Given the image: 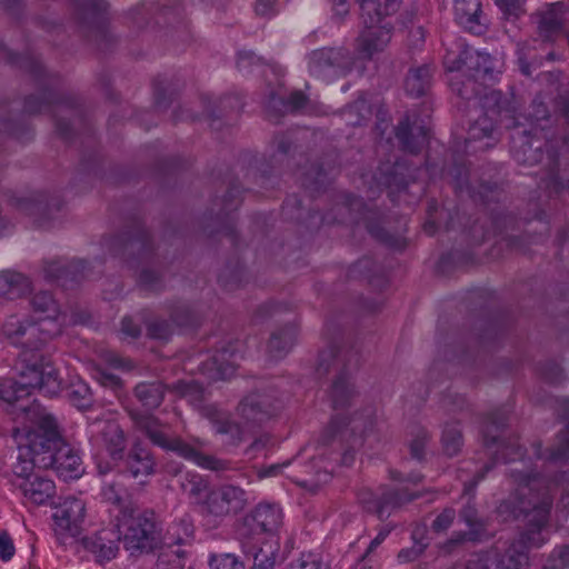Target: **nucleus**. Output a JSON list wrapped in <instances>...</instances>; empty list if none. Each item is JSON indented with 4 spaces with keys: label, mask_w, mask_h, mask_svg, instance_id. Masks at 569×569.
Segmentation results:
<instances>
[{
    "label": "nucleus",
    "mask_w": 569,
    "mask_h": 569,
    "mask_svg": "<svg viewBox=\"0 0 569 569\" xmlns=\"http://www.w3.org/2000/svg\"><path fill=\"white\" fill-rule=\"evenodd\" d=\"M298 338V328L292 323H288L274 330L268 341V353L274 359L284 358L293 348Z\"/></svg>",
    "instance_id": "bb28decb"
},
{
    "label": "nucleus",
    "mask_w": 569,
    "mask_h": 569,
    "mask_svg": "<svg viewBox=\"0 0 569 569\" xmlns=\"http://www.w3.org/2000/svg\"><path fill=\"white\" fill-rule=\"evenodd\" d=\"M508 417L509 411L506 409H498L487 417L482 429L483 441L487 448L498 442L500 433L507 425Z\"/></svg>",
    "instance_id": "e433bc0d"
},
{
    "label": "nucleus",
    "mask_w": 569,
    "mask_h": 569,
    "mask_svg": "<svg viewBox=\"0 0 569 569\" xmlns=\"http://www.w3.org/2000/svg\"><path fill=\"white\" fill-rule=\"evenodd\" d=\"M172 332L173 328L167 320H153L148 325V335L154 339L167 340Z\"/></svg>",
    "instance_id": "0e129e2a"
},
{
    "label": "nucleus",
    "mask_w": 569,
    "mask_h": 569,
    "mask_svg": "<svg viewBox=\"0 0 569 569\" xmlns=\"http://www.w3.org/2000/svg\"><path fill=\"white\" fill-rule=\"evenodd\" d=\"M244 522L251 531L276 533L282 527L283 513L279 506L274 503H259L247 515Z\"/></svg>",
    "instance_id": "412c9836"
},
{
    "label": "nucleus",
    "mask_w": 569,
    "mask_h": 569,
    "mask_svg": "<svg viewBox=\"0 0 569 569\" xmlns=\"http://www.w3.org/2000/svg\"><path fill=\"white\" fill-rule=\"evenodd\" d=\"M78 542L91 552L98 562H103L116 558L121 536H118L117 539H108L103 536H82Z\"/></svg>",
    "instance_id": "c85d7f7f"
},
{
    "label": "nucleus",
    "mask_w": 569,
    "mask_h": 569,
    "mask_svg": "<svg viewBox=\"0 0 569 569\" xmlns=\"http://www.w3.org/2000/svg\"><path fill=\"white\" fill-rule=\"evenodd\" d=\"M350 425L351 426V431L352 432H356L357 430H360L361 429V432L365 433L367 432L369 429L372 428L373 426V420L372 418L369 416L365 421L363 423H360L359 422V419L358 417H352L350 419L346 418V417H339V416H336L331 419L329 426L325 429V431L322 432L321 437H320V442L323 445V446H328L330 445L331 442H333L338 437H340L343 432L342 430V427L343 426H348Z\"/></svg>",
    "instance_id": "7c9ffc66"
},
{
    "label": "nucleus",
    "mask_w": 569,
    "mask_h": 569,
    "mask_svg": "<svg viewBox=\"0 0 569 569\" xmlns=\"http://www.w3.org/2000/svg\"><path fill=\"white\" fill-rule=\"evenodd\" d=\"M131 418L134 421L136 427L143 432L154 446L164 450L174 451L180 457L190 460L204 469L212 471H224L230 469L229 461L204 455L180 438H171L164 431L163 426L156 417L151 415L132 413Z\"/></svg>",
    "instance_id": "423d86ee"
},
{
    "label": "nucleus",
    "mask_w": 569,
    "mask_h": 569,
    "mask_svg": "<svg viewBox=\"0 0 569 569\" xmlns=\"http://www.w3.org/2000/svg\"><path fill=\"white\" fill-rule=\"evenodd\" d=\"M243 267L237 261L233 264L226 266L218 280L227 290H233L241 286L243 278Z\"/></svg>",
    "instance_id": "09e8293b"
},
{
    "label": "nucleus",
    "mask_w": 569,
    "mask_h": 569,
    "mask_svg": "<svg viewBox=\"0 0 569 569\" xmlns=\"http://www.w3.org/2000/svg\"><path fill=\"white\" fill-rule=\"evenodd\" d=\"M181 479H184L182 481V489L190 498L198 502L202 500L203 495H207L210 491L208 482L198 473L188 472L181 477Z\"/></svg>",
    "instance_id": "49530a36"
},
{
    "label": "nucleus",
    "mask_w": 569,
    "mask_h": 569,
    "mask_svg": "<svg viewBox=\"0 0 569 569\" xmlns=\"http://www.w3.org/2000/svg\"><path fill=\"white\" fill-rule=\"evenodd\" d=\"M243 357V343L240 340L223 342L211 358V368L221 379L229 378L236 371Z\"/></svg>",
    "instance_id": "a878e982"
},
{
    "label": "nucleus",
    "mask_w": 569,
    "mask_h": 569,
    "mask_svg": "<svg viewBox=\"0 0 569 569\" xmlns=\"http://www.w3.org/2000/svg\"><path fill=\"white\" fill-rule=\"evenodd\" d=\"M101 438L106 450L113 461L123 459L126 437L123 430L116 422H108L101 431Z\"/></svg>",
    "instance_id": "72a5a7b5"
},
{
    "label": "nucleus",
    "mask_w": 569,
    "mask_h": 569,
    "mask_svg": "<svg viewBox=\"0 0 569 569\" xmlns=\"http://www.w3.org/2000/svg\"><path fill=\"white\" fill-rule=\"evenodd\" d=\"M139 284L146 290L156 291L161 287V277L158 272L143 268L139 274Z\"/></svg>",
    "instance_id": "338daca9"
},
{
    "label": "nucleus",
    "mask_w": 569,
    "mask_h": 569,
    "mask_svg": "<svg viewBox=\"0 0 569 569\" xmlns=\"http://www.w3.org/2000/svg\"><path fill=\"white\" fill-rule=\"evenodd\" d=\"M492 91L495 90L492 89ZM490 92L491 90L486 92L481 99V106L485 110L483 114L478 117L468 129V136L466 138L467 148H470V144L473 142H481L482 140H486V142L479 147L473 148L475 151L486 150L496 144L495 122H500L506 128L507 120L503 119L505 112L500 113L497 110L492 111L486 108V98Z\"/></svg>",
    "instance_id": "4468645a"
},
{
    "label": "nucleus",
    "mask_w": 569,
    "mask_h": 569,
    "mask_svg": "<svg viewBox=\"0 0 569 569\" xmlns=\"http://www.w3.org/2000/svg\"><path fill=\"white\" fill-rule=\"evenodd\" d=\"M17 477L20 479V482H18L19 489L32 503L44 505L53 498L56 493L54 482L40 472L32 470L30 473Z\"/></svg>",
    "instance_id": "4be33fe9"
},
{
    "label": "nucleus",
    "mask_w": 569,
    "mask_h": 569,
    "mask_svg": "<svg viewBox=\"0 0 569 569\" xmlns=\"http://www.w3.org/2000/svg\"><path fill=\"white\" fill-rule=\"evenodd\" d=\"M481 4L479 0H455V14L461 26L473 33H481L483 27L479 21Z\"/></svg>",
    "instance_id": "2f4dec72"
},
{
    "label": "nucleus",
    "mask_w": 569,
    "mask_h": 569,
    "mask_svg": "<svg viewBox=\"0 0 569 569\" xmlns=\"http://www.w3.org/2000/svg\"><path fill=\"white\" fill-rule=\"evenodd\" d=\"M67 106L68 108H73V100L69 98L60 97L56 91L49 90L42 93V97L38 96H29L24 101V111L29 114H34L38 112L46 111L51 108V106Z\"/></svg>",
    "instance_id": "f704fd0d"
},
{
    "label": "nucleus",
    "mask_w": 569,
    "mask_h": 569,
    "mask_svg": "<svg viewBox=\"0 0 569 569\" xmlns=\"http://www.w3.org/2000/svg\"><path fill=\"white\" fill-rule=\"evenodd\" d=\"M546 173L540 179V187L550 193H558L569 183V160L559 161L558 152L548 149L545 162Z\"/></svg>",
    "instance_id": "5701e85b"
},
{
    "label": "nucleus",
    "mask_w": 569,
    "mask_h": 569,
    "mask_svg": "<svg viewBox=\"0 0 569 569\" xmlns=\"http://www.w3.org/2000/svg\"><path fill=\"white\" fill-rule=\"evenodd\" d=\"M13 206L21 213L32 218L37 227L50 228L62 203L56 197L49 198L46 193L33 192L28 197L14 199Z\"/></svg>",
    "instance_id": "f8f14e48"
},
{
    "label": "nucleus",
    "mask_w": 569,
    "mask_h": 569,
    "mask_svg": "<svg viewBox=\"0 0 569 569\" xmlns=\"http://www.w3.org/2000/svg\"><path fill=\"white\" fill-rule=\"evenodd\" d=\"M537 26L538 37L546 42H553L565 31L569 19V9L563 2L547 3L531 16Z\"/></svg>",
    "instance_id": "9b49d317"
},
{
    "label": "nucleus",
    "mask_w": 569,
    "mask_h": 569,
    "mask_svg": "<svg viewBox=\"0 0 569 569\" xmlns=\"http://www.w3.org/2000/svg\"><path fill=\"white\" fill-rule=\"evenodd\" d=\"M359 355L348 347L330 346L319 353L316 372L319 377L335 372L330 397L335 409H343L351 405L356 396L351 381V372L358 368Z\"/></svg>",
    "instance_id": "39448f33"
},
{
    "label": "nucleus",
    "mask_w": 569,
    "mask_h": 569,
    "mask_svg": "<svg viewBox=\"0 0 569 569\" xmlns=\"http://www.w3.org/2000/svg\"><path fill=\"white\" fill-rule=\"evenodd\" d=\"M104 246L113 256H119L129 260L136 257L141 261L150 259L153 246L148 231L140 224L136 226L133 231L107 239Z\"/></svg>",
    "instance_id": "1a4fd4ad"
},
{
    "label": "nucleus",
    "mask_w": 569,
    "mask_h": 569,
    "mask_svg": "<svg viewBox=\"0 0 569 569\" xmlns=\"http://www.w3.org/2000/svg\"><path fill=\"white\" fill-rule=\"evenodd\" d=\"M556 109L569 126V83L562 86L556 98Z\"/></svg>",
    "instance_id": "774afa93"
},
{
    "label": "nucleus",
    "mask_w": 569,
    "mask_h": 569,
    "mask_svg": "<svg viewBox=\"0 0 569 569\" xmlns=\"http://www.w3.org/2000/svg\"><path fill=\"white\" fill-rule=\"evenodd\" d=\"M442 448L447 456H456L462 447V433L458 425L449 423L446 425L442 432Z\"/></svg>",
    "instance_id": "a18cd8bd"
},
{
    "label": "nucleus",
    "mask_w": 569,
    "mask_h": 569,
    "mask_svg": "<svg viewBox=\"0 0 569 569\" xmlns=\"http://www.w3.org/2000/svg\"><path fill=\"white\" fill-rule=\"evenodd\" d=\"M281 401L272 390H258L246 396L238 405V413L247 425H261L277 415Z\"/></svg>",
    "instance_id": "0eeeda50"
},
{
    "label": "nucleus",
    "mask_w": 569,
    "mask_h": 569,
    "mask_svg": "<svg viewBox=\"0 0 569 569\" xmlns=\"http://www.w3.org/2000/svg\"><path fill=\"white\" fill-rule=\"evenodd\" d=\"M212 569H243V565L230 553L214 555L210 558Z\"/></svg>",
    "instance_id": "e2e57ef3"
},
{
    "label": "nucleus",
    "mask_w": 569,
    "mask_h": 569,
    "mask_svg": "<svg viewBox=\"0 0 569 569\" xmlns=\"http://www.w3.org/2000/svg\"><path fill=\"white\" fill-rule=\"evenodd\" d=\"M510 476L518 485L513 499L502 501L497 511L503 520H520L527 533L546 529L553 503L548 480L540 473L512 468Z\"/></svg>",
    "instance_id": "f03ea898"
},
{
    "label": "nucleus",
    "mask_w": 569,
    "mask_h": 569,
    "mask_svg": "<svg viewBox=\"0 0 569 569\" xmlns=\"http://www.w3.org/2000/svg\"><path fill=\"white\" fill-rule=\"evenodd\" d=\"M486 108L505 112L506 129L512 130L510 134V151L513 159L525 166H533L543 159V142L536 132L528 129L517 117L518 102L513 96H505L501 91H491L486 98Z\"/></svg>",
    "instance_id": "20e7f679"
},
{
    "label": "nucleus",
    "mask_w": 569,
    "mask_h": 569,
    "mask_svg": "<svg viewBox=\"0 0 569 569\" xmlns=\"http://www.w3.org/2000/svg\"><path fill=\"white\" fill-rule=\"evenodd\" d=\"M557 410L561 419L566 421V427L557 436V443L545 452L540 443L532 446L537 458L551 462H562L569 459V398L562 399Z\"/></svg>",
    "instance_id": "aec40b11"
},
{
    "label": "nucleus",
    "mask_w": 569,
    "mask_h": 569,
    "mask_svg": "<svg viewBox=\"0 0 569 569\" xmlns=\"http://www.w3.org/2000/svg\"><path fill=\"white\" fill-rule=\"evenodd\" d=\"M359 4L360 19L365 29L381 27L382 18L390 14L386 12V4L382 7L379 0H361Z\"/></svg>",
    "instance_id": "58836bf2"
},
{
    "label": "nucleus",
    "mask_w": 569,
    "mask_h": 569,
    "mask_svg": "<svg viewBox=\"0 0 569 569\" xmlns=\"http://www.w3.org/2000/svg\"><path fill=\"white\" fill-rule=\"evenodd\" d=\"M171 321L178 327L191 326L194 322V316L191 308L186 303L172 306L170 310Z\"/></svg>",
    "instance_id": "13d9d810"
},
{
    "label": "nucleus",
    "mask_w": 569,
    "mask_h": 569,
    "mask_svg": "<svg viewBox=\"0 0 569 569\" xmlns=\"http://www.w3.org/2000/svg\"><path fill=\"white\" fill-rule=\"evenodd\" d=\"M38 469L52 468L64 480L79 478L82 473V460L79 452L61 440L50 455L37 459Z\"/></svg>",
    "instance_id": "ddd939ff"
},
{
    "label": "nucleus",
    "mask_w": 569,
    "mask_h": 569,
    "mask_svg": "<svg viewBox=\"0 0 569 569\" xmlns=\"http://www.w3.org/2000/svg\"><path fill=\"white\" fill-rule=\"evenodd\" d=\"M470 69L475 70L476 77L482 78L483 80L492 78L493 61L489 53L475 52L469 56Z\"/></svg>",
    "instance_id": "de8ad7c7"
},
{
    "label": "nucleus",
    "mask_w": 569,
    "mask_h": 569,
    "mask_svg": "<svg viewBox=\"0 0 569 569\" xmlns=\"http://www.w3.org/2000/svg\"><path fill=\"white\" fill-rule=\"evenodd\" d=\"M113 530L118 533H154L162 528L150 510L119 509L114 516Z\"/></svg>",
    "instance_id": "2eb2a0df"
},
{
    "label": "nucleus",
    "mask_w": 569,
    "mask_h": 569,
    "mask_svg": "<svg viewBox=\"0 0 569 569\" xmlns=\"http://www.w3.org/2000/svg\"><path fill=\"white\" fill-rule=\"evenodd\" d=\"M164 386L160 381L141 382L134 388V396L148 409L158 408L164 398Z\"/></svg>",
    "instance_id": "c9c22d12"
},
{
    "label": "nucleus",
    "mask_w": 569,
    "mask_h": 569,
    "mask_svg": "<svg viewBox=\"0 0 569 569\" xmlns=\"http://www.w3.org/2000/svg\"><path fill=\"white\" fill-rule=\"evenodd\" d=\"M31 306L38 315L37 320L10 317L3 325L4 336L21 347L17 363L18 379L0 381V399L9 403L18 402L34 389L49 397L62 390L58 371L42 351V347L62 331L59 306L48 291L36 293Z\"/></svg>",
    "instance_id": "f257e3e1"
},
{
    "label": "nucleus",
    "mask_w": 569,
    "mask_h": 569,
    "mask_svg": "<svg viewBox=\"0 0 569 569\" xmlns=\"http://www.w3.org/2000/svg\"><path fill=\"white\" fill-rule=\"evenodd\" d=\"M107 8L108 3L104 0H87L79 4L82 32L90 40L98 41L107 36Z\"/></svg>",
    "instance_id": "a211bd4d"
},
{
    "label": "nucleus",
    "mask_w": 569,
    "mask_h": 569,
    "mask_svg": "<svg viewBox=\"0 0 569 569\" xmlns=\"http://www.w3.org/2000/svg\"><path fill=\"white\" fill-rule=\"evenodd\" d=\"M430 440V436L428 431L423 428H418L417 432L413 436V439L410 441L409 449L411 458L422 461L426 456V447Z\"/></svg>",
    "instance_id": "4d7b16f0"
},
{
    "label": "nucleus",
    "mask_w": 569,
    "mask_h": 569,
    "mask_svg": "<svg viewBox=\"0 0 569 569\" xmlns=\"http://www.w3.org/2000/svg\"><path fill=\"white\" fill-rule=\"evenodd\" d=\"M44 278L60 281L63 287L72 286L87 277V263L83 260L53 259L43 263Z\"/></svg>",
    "instance_id": "6ab92c4d"
},
{
    "label": "nucleus",
    "mask_w": 569,
    "mask_h": 569,
    "mask_svg": "<svg viewBox=\"0 0 569 569\" xmlns=\"http://www.w3.org/2000/svg\"><path fill=\"white\" fill-rule=\"evenodd\" d=\"M523 455L522 447L517 443L516 439H509L508 441H502L498 449L495 451L493 461L487 463L483 469L473 477V479L466 485L465 490L470 491L477 487L479 481H481L486 473L493 468L496 461L501 460L502 462H511L516 461L518 458H521Z\"/></svg>",
    "instance_id": "cd10ccee"
},
{
    "label": "nucleus",
    "mask_w": 569,
    "mask_h": 569,
    "mask_svg": "<svg viewBox=\"0 0 569 569\" xmlns=\"http://www.w3.org/2000/svg\"><path fill=\"white\" fill-rule=\"evenodd\" d=\"M156 460L151 451L140 441L134 442L122 459V471L133 478L148 477L154 472Z\"/></svg>",
    "instance_id": "393cba45"
},
{
    "label": "nucleus",
    "mask_w": 569,
    "mask_h": 569,
    "mask_svg": "<svg viewBox=\"0 0 569 569\" xmlns=\"http://www.w3.org/2000/svg\"><path fill=\"white\" fill-rule=\"evenodd\" d=\"M307 97L301 91H295L287 98L272 93L271 104H281L286 111H298L306 106Z\"/></svg>",
    "instance_id": "864d4df0"
},
{
    "label": "nucleus",
    "mask_w": 569,
    "mask_h": 569,
    "mask_svg": "<svg viewBox=\"0 0 569 569\" xmlns=\"http://www.w3.org/2000/svg\"><path fill=\"white\" fill-rule=\"evenodd\" d=\"M429 127L425 120L408 114L396 127V138L401 148L412 154H418L429 141Z\"/></svg>",
    "instance_id": "dca6fc26"
},
{
    "label": "nucleus",
    "mask_w": 569,
    "mask_h": 569,
    "mask_svg": "<svg viewBox=\"0 0 569 569\" xmlns=\"http://www.w3.org/2000/svg\"><path fill=\"white\" fill-rule=\"evenodd\" d=\"M327 174V169H325L322 166H312L310 169L302 171L299 179L301 180V186L303 188L318 191L326 182Z\"/></svg>",
    "instance_id": "8fccbe9b"
},
{
    "label": "nucleus",
    "mask_w": 569,
    "mask_h": 569,
    "mask_svg": "<svg viewBox=\"0 0 569 569\" xmlns=\"http://www.w3.org/2000/svg\"><path fill=\"white\" fill-rule=\"evenodd\" d=\"M203 510L214 517H223L230 513L229 509L220 498L217 489L210 490L202 501Z\"/></svg>",
    "instance_id": "5fc2aeb1"
},
{
    "label": "nucleus",
    "mask_w": 569,
    "mask_h": 569,
    "mask_svg": "<svg viewBox=\"0 0 569 569\" xmlns=\"http://www.w3.org/2000/svg\"><path fill=\"white\" fill-rule=\"evenodd\" d=\"M541 378L548 383H560L565 378L563 369L555 361H547L539 368Z\"/></svg>",
    "instance_id": "bf43d9fd"
},
{
    "label": "nucleus",
    "mask_w": 569,
    "mask_h": 569,
    "mask_svg": "<svg viewBox=\"0 0 569 569\" xmlns=\"http://www.w3.org/2000/svg\"><path fill=\"white\" fill-rule=\"evenodd\" d=\"M391 27L382 24L378 28H368L357 38V51L363 59H372L386 50L391 41Z\"/></svg>",
    "instance_id": "b1692460"
},
{
    "label": "nucleus",
    "mask_w": 569,
    "mask_h": 569,
    "mask_svg": "<svg viewBox=\"0 0 569 569\" xmlns=\"http://www.w3.org/2000/svg\"><path fill=\"white\" fill-rule=\"evenodd\" d=\"M217 491L230 512L237 513L243 510L248 503L247 493L240 487L223 485L217 488Z\"/></svg>",
    "instance_id": "a19ab883"
},
{
    "label": "nucleus",
    "mask_w": 569,
    "mask_h": 569,
    "mask_svg": "<svg viewBox=\"0 0 569 569\" xmlns=\"http://www.w3.org/2000/svg\"><path fill=\"white\" fill-rule=\"evenodd\" d=\"M277 548L270 541H264L262 547L254 553V561L251 568L274 569Z\"/></svg>",
    "instance_id": "603ef678"
},
{
    "label": "nucleus",
    "mask_w": 569,
    "mask_h": 569,
    "mask_svg": "<svg viewBox=\"0 0 569 569\" xmlns=\"http://www.w3.org/2000/svg\"><path fill=\"white\" fill-rule=\"evenodd\" d=\"M431 70L428 66L411 69L405 81V90L411 97H420L430 87Z\"/></svg>",
    "instance_id": "4c0bfd02"
},
{
    "label": "nucleus",
    "mask_w": 569,
    "mask_h": 569,
    "mask_svg": "<svg viewBox=\"0 0 569 569\" xmlns=\"http://www.w3.org/2000/svg\"><path fill=\"white\" fill-rule=\"evenodd\" d=\"M495 3L506 18L517 19L525 13V0H495Z\"/></svg>",
    "instance_id": "680f3d73"
},
{
    "label": "nucleus",
    "mask_w": 569,
    "mask_h": 569,
    "mask_svg": "<svg viewBox=\"0 0 569 569\" xmlns=\"http://www.w3.org/2000/svg\"><path fill=\"white\" fill-rule=\"evenodd\" d=\"M428 545V536H420L419 539H415L413 546L411 548L400 550V552L398 553V559L401 562L413 561L423 552Z\"/></svg>",
    "instance_id": "052dcab7"
},
{
    "label": "nucleus",
    "mask_w": 569,
    "mask_h": 569,
    "mask_svg": "<svg viewBox=\"0 0 569 569\" xmlns=\"http://www.w3.org/2000/svg\"><path fill=\"white\" fill-rule=\"evenodd\" d=\"M531 536H519L505 555L508 569H527L529 566V550L531 547H540L545 540L533 542Z\"/></svg>",
    "instance_id": "c756f323"
},
{
    "label": "nucleus",
    "mask_w": 569,
    "mask_h": 569,
    "mask_svg": "<svg viewBox=\"0 0 569 569\" xmlns=\"http://www.w3.org/2000/svg\"><path fill=\"white\" fill-rule=\"evenodd\" d=\"M421 497L420 492H409L407 489H383L376 495L370 490L359 493V501L368 512L375 513L379 519L389 517L392 511Z\"/></svg>",
    "instance_id": "9d476101"
},
{
    "label": "nucleus",
    "mask_w": 569,
    "mask_h": 569,
    "mask_svg": "<svg viewBox=\"0 0 569 569\" xmlns=\"http://www.w3.org/2000/svg\"><path fill=\"white\" fill-rule=\"evenodd\" d=\"M67 397L79 409H88L93 402L91 389L83 381L71 383L67 391Z\"/></svg>",
    "instance_id": "c03bdc74"
},
{
    "label": "nucleus",
    "mask_w": 569,
    "mask_h": 569,
    "mask_svg": "<svg viewBox=\"0 0 569 569\" xmlns=\"http://www.w3.org/2000/svg\"><path fill=\"white\" fill-rule=\"evenodd\" d=\"M30 290V282L22 273L6 270L0 271V297L10 300L20 298Z\"/></svg>",
    "instance_id": "473e14b6"
},
{
    "label": "nucleus",
    "mask_w": 569,
    "mask_h": 569,
    "mask_svg": "<svg viewBox=\"0 0 569 569\" xmlns=\"http://www.w3.org/2000/svg\"><path fill=\"white\" fill-rule=\"evenodd\" d=\"M19 410L29 426L23 440L18 443L12 470L16 476H23L38 468L37 459L50 455L63 437L56 417L37 400L28 406H19Z\"/></svg>",
    "instance_id": "7ed1b4c3"
},
{
    "label": "nucleus",
    "mask_w": 569,
    "mask_h": 569,
    "mask_svg": "<svg viewBox=\"0 0 569 569\" xmlns=\"http://www.w3.org/2000/svg\"><path fill=\"white\" fill-rule=\"evenodd\" d=\"M353 59L343 48H322L309 56V70L316 77H340L352 70Z\"/></svg>",
    "instance_id": "6e6552de"
},
{
    "label": "nucleus",
    "mask_w": 569,
    "mask_h": 569,
    "mask_svg": "<svg viewBox=\"0 0 569 569\" xmlns=\"http://www.w3.org/2000/svg\"><path fill=\"white\" fill-rule=\"evenodd\" d=\"M156 536H122L123 548L132 557H139L159 548V541Z\"/></svg>",
    "instance_id": "ea45409f"
},
{
    "label": "nucleus",
    "mask_w": 569,
    "mask_h": 569,
    "mask_svg": "<svg viewBox=\"0 0 569 569\" xmlns=\"http://www.w3.org/2000/svg\"><path fill=\"white\" fill-rule=\"evenodd\" d=\"M213 427L217 433L226 436L230 445L237 446L246 440V430L236 421L228 417H218L213 420Z\"/></svg>",
    "instance_id": "79ce46f5"
},
{
    "label": "nucleus",
    "mask_w": 569,
    "mask_h": 569,
    "mask_svg": "<svg viewBox=\"0 0 569 569\" xmlns=\"http://www.w3.org/2000/svg\"><path fill=\"white\" fill-rule=\"evenodd\" d=\"M460 517L470 527V533H478L483 529V521L478 517V512L475 507L467 505L461 510Z\"/></svg>",
    "instance_id": "69168bd1"
},
{
    "label": "nucleus",
    "mask_w": 569,
    "mask_h": 569,
    "mask_svg": "<svg viewBox=\"0 0 569 569\" xmlns=\"http://www.w3.org/2000/svg\"><path fill=\"white\" fill-rule=\"evenodd\" d=\"M52 519L58 529L70 533L83 530L86 503L76 497H68L56 507Z\"/></svg>",
    "instance_id": "f3484780"
},
{
    "label": "nucleus",
    "mask_w": 569,
    "mask_h": 569,
    "mask_svg": "<svg viewBox=\"0 0 569 569\" xmlns=\"http://www.w3.org/2000/svg\"><path fill=\"white\" fill-rule=\"evenodd\" d=\"M545 569H569V546L556 547L547 558Z\"/></svg>",
    "instance_id": "6e6d98bb"
},
{
    "label": "nucleus",
    "mask_w": 569,
    "mask_h": 569,
    "mask_svg": "<svg viewBox=\"0 0 569 569\" xmlns=\"http://www.w3.org/2000/svg\"><path fill=\"white\" fill-rule=\"evenodd\" d=\"M347 122L351 126H360L370 114V107L365 99H358L345 110Z\"/></svg>",
    "instance_id": "3c124183"
},
{
    "label": "nucleus",
    "mask_w": 569,
    "mask_h": 569,
    "mask_svg": "<svg viewBox=\"0 0 569 569\" xmlns=\"http://www.w3.org/2000/svg\"><path fill=\"white\" fill-rule=\"evenodd\" d=\"M527 119L530 121V129L532 130V132L535 131L537 133L538 129L542 131L547 128V122H549L550 113L541 96H537L532 100Z\"/></svg>",
    "instance_id": "37998d69"
}]
</instances>
